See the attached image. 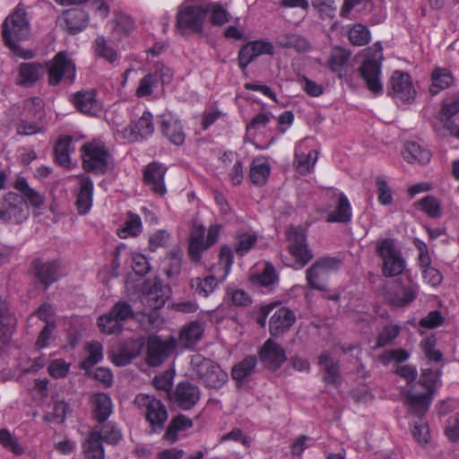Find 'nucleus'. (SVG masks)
I'll return each instance as SVG.
<instances>
[{
    "instance_id": "f3484780",
    "label": "nucleus",
    "mask_w": 459,
    "mask_h": 459,
    "mask_svg": "<svg viewBox=\"0 0 459 459\" xmlns=\"http://www.w3.org/2000/svg\"><path fill=\"white\" fill-rule=\"evenodd\" d=\"M81 150L82 152V167L85 171L104 173L107 170L108 152L104 147L86 143L82 146Z\"/></svg>"
},
{
    "instance_id": "b1692460",
    "label": "nucleus",
    "mask_w": 459,
    "mask_h": 459,
    "mask_svg": "<svg viewBox=\"0 0 459 459\" xmlns=\"http://www.w3.org/2000/svg\"><path fill=\"white\" fill-rule=\"evenodd\" d=\"M318 365L323 370V379L334 387L341 385L340 364L338 360H334L328 351L322 352L318 357Z\"/></svg>"
},
{
    "instance_id": "4be33fe9",
    "label": "nucleus",
    "mask_w": 459,
    "mask_h": 459,
    "mask_svg": "<svg viewBox=\"0 0 459 459\" xmlns=\"http://www.w3.org/2000/svg\"><path fill=\"white\" fill-rule=\"evenodd\" d=\"M160 131L169 141L178 146L185 142L186 134L183 131L181 122L170 113L160 117Z\"/></svg>"
},
{
    "instance_id": "4c0bfd02",
    "label": "nucleus",
    "mask_w": 459,
    "mask_h": 459,
    "mask_svg": "<svg viewBox=\"0 0 459 459\" xmlns=\"http://www.w3.org/2000/svg\"><path fill=\"white\" fill-rule=\"evenodd\" d=\"M102 442L100 432L93 431L89 435L83 446L87 459H104L105 454Z\"/></svg>"
},
{
    "instance_id": "5fc2aeb1",
    "label": "nucleus",
    "mask_w": 459,
    "mask_h": 459,
    "mask_svg": "<svg viewBox=\"0 0 459 459\" xmlns=\"http://www.w3.org/2000/svg\"><path fill=\"white\" fill-rule=\"evenodd\" d=\"M142 230L141 219L138 215L129 212L125 227L118 230V236L126 238L127 236H137Z\"/></svg>"
},
{
    "instance_id": "a19ab883",
    "label": "nucleus",
    "mask_w": 459,
    "mask_h": 459,
    "mask_svg": "<svg viewBox=\"0 0 459 459\" xmlns=\"http://www.w3.org/2000/svg\"><path fill=\"white\" fill-rule=\"evenodd\" d=\"M16 325L17 318L14 314L0 319V351L10 345Z\"/></svg>"
},
{
    "instance_id": "aec40b11",
    "label": "nucleus",
    "mask_w": 459,
    "mask_h": 459,
    "mask_svg": "<svg viewBox=\"0 0 459 459\" xmlns=\"http://www.w3.org/2000/svg\"><path fill=\"white\" fill-rule=\"evenodd\" d=\"M143 347L144 341L143 339L127 340L116 351L112 352V360L117 366H126L141 354Z\"/></svg>"
},
{
    "instance_id": "9b49d317",
    "label": "nucleus",
    "mask_w": 459,
    "mask_h": 459,
    "mask_svg": "<svg viewBox=\"0 0 459 459\" xmlns=\"http://www.w3.org/2000/svg\"><path fill=\"white\" fill-rule=\"evenodd\" d=\"M374 47L376 49L373 56L364 60L361 65L359 67L358 72L365 82L368 89L371 92L377 94L382 92L383 90V84L380 79L381 60L383 59V56L382 47L380 44L377 43L374 45Z\"/></svg>"
},
{
    "instance_id": "c9c22d12",
    "label": "nucleus",
    "mask_w": 459,
    "mask_h": 459,
    "mask_svg": "<svg viewBox=\"0 0 459 459\" xmlns=\"http://www.w3.org/2000/svg\"><path fill=\"white\" fill-rule=\"evenodd\" d=\"M403 156L409 163L417 161L424 164L430 160L431 154L417 143L410 142L404 144Z\"/></svg>"
},
{
    "instance_id": "39448f33",
    "label": "nucleus",
    "mask_w": 459,
    "mask_h": 459,
    "mask_svg": "<svg viewBox=\"0 0 459 459\" xmlns=\"http://www.w3.org/2000/svg\"><path fill=\"white\" fill-rule=\"evenodd\" d=\"M377 255L382 260V273L385 277L401 274L405 268V260L393 238L381 240L377 247Z\"/></svg>"
},
{
    "instance_id": "e433bc0d",
    "label": "nucleus",
    "mask_w": 459,
    "mask_h": 459,
    "mask_svg": "<svg viewBox=\"0 0 459 459\" xmlns=\"http://www.w3.org/2000/svg\"><path fill=\"white\" fill-rule=\"evenodd\" d=\"M351 220V207L347 196L341 193L337 205L333 212L327 217L328 222L347 223Z\"/></svg>"
},
{
    "instance_id": "72a5a7b5",
    "label": "nucleus",
    "mask_w": 459,
    "mask_h": 459,
    "mask_svg": "<svg viewBox=\"0 0 459 459\" xmlns=\"http://www.w3.org/2000/svg\"><path fill=\"white\" fill-rule=\"evenodd\" d=\"M431 81L429 92L432 95H437L453 84L454 77L448 69L437 67L431 74Z\"/></svg>"
},
{
    "instance_id": "412c9836",
    "label": "nucleus",
    "mask_w": 459,
    "mask_h": 459,
    "mask_svg": "<svg viewBox=\"0 0 459 459\" xmlns=\"http://www.w3.org/2000/svg\"><path fill=\"white\" fill-rule=\"evenodd\" d=\"M167 168L158 162H152L146 166L143 171V180L155 194L164 195L166 186L164 184V176Z\"/></svg>"
},
{
    "instance_id": "a211bd4d",
    "label": "nucleus",
    "mask_w": 459,
    "mask_h": 459,
    "mask_svg": "<svg viewBox=\"0 0 459 459\" xmlns=\"http://www.w3.org/2000/svg\"><path fill=\"white\" fill-rule=\"evenodd\" d=\"M258 354L264 366L272 371L280 368L287 359L285 350L272 338L265 341Z\"/></svg>"
},
{
    "instance_id": "0eeeda50",
    "label": "nucleus",
    "mask_w": 459,
    "mask_h": 459,
    "mask_svg": "<svg viewBox=\"0 0 459 459\" xmlns=\"http://www.w3.org/2000/svg\"><path fill=\"white\" fill-rule=\"evenodd\" d=\"M46 71L48 76V84L51 86L58 85L62 81H67L73 83L75 77V65L68 57L66 52L60 51L55 56L45 64Z\"/></svg>"
},
{
    "instance_id": "393cba45",
    "label": "nucleus",
    "mask_w": 459,
    "mask_h": 459,
    "mask_svg": "<svg viewBox=\"0 0 459 459\" xmlns=\"http://www.w3.org/2000/svg\"><path fill=\"white\" fill-rule=\"evenodd\" d=\"M390 82L394 96L403 101H409L414 98L415 91L412 88L409 74L395 71L391 76Z\"/></svg>"
},
{
    "instance_id": "603ef678",
    "label": "nucleus",
    "mask_w": 459,
    "mask_h": 459,
    "mask_svg": "<svg viewBox=\"0 0 459 459\" xmlns=\"http://www.w3.org/2000/svg\"><path fill=\"white\" fill-rule=\"evenodd\" d=\"M275 270L272 264L266 263L263 272L250 277V281L254 284H258L263 287H268L273 284L276 281Z\"/></svg>"
},
{
    "instance_id": "0e129e2a",
    "label": "nucleus",
    "mask_w": 459,
    "mask_h": 459,
    "mask_svg": "<svg viewBox=\"0 0 459 459\" xmlns=\"http://www.w3.org/2000/svg\"><path fill=\"white\" fill-rule=\"evenodd\" d=\"M95 51L98 56L110 63L117 59V52L107 45L106 39L103 37H98L95 40Z\"/></svg>"
},
{
    "instance_id": "bf43d9fd",
    "label": "nucleus",
    "mask_w": 459,
    "mask_h": 459,
    "mask_svg": "<svg viewBox=\"0 0 459 459\" xmlns=\"http://www.w3.org/2000/svg\"><path fill=\"white\" fill-rule=\"evenodd\" d=\"M0 445L15 455L23 453V448L6 429H0Z\"/></svg>"
},
{
    "instance_id": "e2e57ef3",
    "label": "nucleus",
    "mask_w": 459,
    "mask_h": 459,
    "mask_svg": "<svg viewBox=\"0 0 459 459\" xmlns=\"http://www.w3.org/2000/svg\"><path fill=\"white\" fill-rule=\"evenodd\" d=\"M317 159L316 152H310L307 155L296 154L295 161L298 169L302 173L310 172Z\"/></svg>"
},
{
    "instance_id": "423d86ee",
    "label": "nucleus",
    "mask_w": 459,
    "mask_h": 459,
    "mask_svg": "<svg viewBox=\"0 0 459 459\" xmlns=\"http://www.w3.org/2000/svg\"><path fill=\"white\" fill-rule=\"evenodd\" d=\"M194 370L203 384L212 389H219L228 381V374L219 364L200 356L192 360Z\"/></svg>"
},
{
    "instance_id": "7ed1b4c3",
    "label": "nucleus",
    "mask_w": 459,
    "mask_h": 459,
    "mask_svg": "<svg viewBox=\"0 0 459 459\" xmlns=\"http://www.w3.org/2000/svg\"><path fill=\"white\" fill-rule=\"evenodd\" d=\"M134 403L139 409L144 410V417L152 432L160 433L164 429L169 413L160 400L152 395L139 394Z\"/></svg>"
},
{
    "instance_id": "6ab92c4d",
    "label": "nucleus",
    "mask_w": 459,
    "mask_h": 459,
    "mask_svg": "<svg viewBox=\"0 0 459 459\" xmlns=\"http://www.w3.org/2000/svg\"><path fill=\"white\" fill-rule=\"evenodd\" d=\"M296 322V316L286 307H278L269 320V332L273 337L282 336Z\"/></svg>"
},
{
    "instance_id": "de8ad7c7",
    "label": "nucleus",
    "mask_w": 459,
    "mask_h": 459,
    "mask_svg": "<svg viewBox=\"0 0 459 459\" xmlns=\"http://www.w3.org/2000/svg\"><path fill=\"white\" fill-rule=\"evenodd\" d=\"M270 174V167L267 163H256V160L252 162L249 178L251 182L256 186H263L265 184Z\"/></svg>"
},
{
    "instance_id": "8fccbe9b",
    "label": "nucleus",
    "mask_w": 459,
    "mask_h": 459,
    "mask_svg": "<svg viewBox=\"0 0 459 459\" xmlns=\"http://www.w3.org/2000/svg\"><path fill=\"white\" fill-rule=\"evenodd\" d=\"M349 39L352 45L364 46L370 40L369 30L362 24H355L349 31Z\"/></svg>"
},
{
    "instance_id": "774afa93",
    "label": "nucleus",
    "mask_w": 459,
    "mask_h": 459,
    "mask_svg": "<svg viewBox=\"0 0 459 459\" xmlns=\"http://www.w3.org/2000/svg\"><path fill=\"white\" fill-rule=\"evenodd\" d=\"M446 434L451 441H459V413H456L448 419Z\"/></svg>"
},
{
    "instance_id": "473e14b6",
    "label": "nucleus",
    "mask_w": 459,
    "mask_h": 459,
    "mask_svg": "<svg viewBox=\"0 0 459 459\" xmlns=\"http://www.w3.org/2000/svg\"><path fill=\"white\" fill-rule=\"evenodd\" d=\"M257 359L254 355L245 357L241 361L235 364L231 369V377L238 383H243L255 371Z\"/></svg>"
},
{
    "instance_id": "58836bf2",
    "label": "nucleus",
    "mask_w": 459,
    "mask_h": 459,
    "mask_svg": "<svg viewBox=\"0 0 459 459\" xmlns=\"http://www.w3.org/2000/svg\"><path fill=\"white\" fill-rule=\"evenodd\" d=\"M276 44L284 48H293L298 52H306L310 46L307 40L300 35L294 33H286L281 35L276 39Z\"/></svg>"
},
{
    "instance_id": "c03bdc74",
    "label": "nucleus",
    "mask_w": 459,
    "mask_h": 459,
    "mask_svg": "<svg viewBox=\"0 0 459 459\" xmlns=\"http://www.w3.org/2000/svg\"><path fill=\"white\" fill-rule=\"evenodd\" d=\"M44 116L43 100L39 97L30 98L24 101L23 118L41 120Z\"/></svg>"
},
{
    "instance_id": "cd10ccee",
    "label": "nucleus",
    "mask_w": 459,
    "mask_h": 459,
    "mask_svg": "<svg viewBox=\"0 0 459 459\" xmlns=\"http://www.w3.org/2000/svg\"><path fill=\"white\" fill-rule=\"evenodd\" d=\"M418 293V286L411 283L395 291L389 292L386 299L389 305L402 307L411 304L416 299Z\"/></svg>"
},
{
    "instance_id": "dca6fc26",
    "label": "nucleus",
    "mask_w": 459,
    "mask_h": 459,
    "mask_svg": "<svg viewBox=\"0 0 459 459\" xmlns=\"http://www.w3.org/2000/svg\"><path fill=\"white\" fill-rule=\"evenodd\" d=\"M177 346V341L170 338L162 341L158 336H151L147 342L146 363L151 367H158L168 359Z\"/></svg>"
},
{
    "instance_id": "6e6d98bb",
    "label": "nucleus",
    "mask_w": 459,
    "mask_h": 459,
    "mask_svg": "<svg viewBox=\"0 0 459 459\" xmlns=\"http://www.w3.org/2000/svg\"><path fill=\"white\" fill-rule=\"evenodd\" d=\"M419 205L431 218H439L441 216V205L435 196H425L419 201Z\"/></svg>"
},
{
    "instance_id": "c756f323",
    "label": "nucleus",
    "mask_w": 459,
    "mask_h": 459,
    "mask_svg": "<svg viewBox=\"0 0 459 459\" xmlns=\"http://www.w3.org/2000/svg\"><path fill=\"white\" fill-rule=\"evenodd\" d=\"M64 20L66 30L72 34H76L87 26L89 16L83 9L74 8L64 13Z\"/></svg>"
},
{
    "instance_id": "c85d7f7f",
    "label": "nucleus",
    "mask_w": 459,
    "mask_h": 459,
    "mask_svg": "<svg viewBox=\"0 0 459 459\" xmlns=\"http://www.w3.org/2000/svg\"><path fill=\"white\" fill-rule=\"evenodd\" d=\"M74 102L78 110L84 114L96 115L101 107L96 100L94 90L78 91L74 98Z\"/></svg>"
},
{
    "instance_id": "3c124183",
    "label": "nucleus",
    "mask_w": 459,
    "mask_h": 459,
    "mask_svg": "<svg viewBox=\"0 0 459 459\" xmlns=\"http://www.w3.org/2000/svg\"><path fill=\"white\" fill-rule=\"evenodd\" d=\"M439 122L440 126H435V130L439 135H445L446 130L451 135L459 138V123H456L455 117L439 115Z\"/></svg>"
},
{
    "instance_id": "338daca9",
    "label": "nucleus",
    "mask_w": 459,
    "mask_h": 459,
    "mask_svg": "<svg viewBox=\"0 0 459 459\" xmlns=\"http://www.w3.org/2000/svg\"><path fill=\"white\" fill-rule=\"evenodd\" d=\"M376 185L378 191V202L383 205L392 204L393 195L386 181L384 178L377 177L376 179Z\"/></svg>"
},
{
    "instance_id": "680f3d73",
    "label": "nucleus",
    "mask_w": 459,
    "mask_h": 459,
    "mask_svg": "<svg viewBox=\"0 0 459 459\" xmlns=\"http://www.w3.org/2000/svg\"><path fill=\"white\" fill-rule=\"evenodd\" d=\"M437 378L438 375L437 372L430 368H425L421 372L419 384L426 389V393L434 394Z\"/></svg>"
},
{
    "instance_id": "052dcab7",
    "label": "nucleus",
    "mask_w": 459,
    "mask_h": 459,
    "mask_svg": "<svg viewBox=\"0 0 459 459\" xmlns=\"http://www.w3.org/2000/svg\"><path fill=\"white\" fill-rule=\"evenodd\" d=\"M102 359V346L99 343H92L89 347V355L82 362V368L85 370L91 368Z\"/></svg>"
},
{
    "instance_id": "f03ea898",
    "label": "nucleus",
    "mask_w": 459,
    "mask_h": 459,
    "mask_svg": "<svg viewBox=\"0 0 459 459\" xmlns=\"http://www.w3.org/2000/svg\"><path fill=\"white\" fill-rule=\"evenodd\" d=\"M143 294L141 301L143 306L153 310L150 313L143 312L150 326L153 325L158 319L156 310L160 309L165 305L170 296V288L168 284H163L159 278L145 280L143 286Z\"/></svg>"
},
{
    "instance_id": "2eb2a0df",
    "label": "nucleus",
    "mask_w": 459,
    "mask_h": 459,
    "mask_svg": "<svg viewBox=\"0 0 459 459\" xmlns=\"http://www.w3.org/2000/svg\"><path fill=\"white\" fill-rule=\"evenodd\" d=\"M200 397V388L188 381L178 383L173 392L169 393V401L183 411L194 408Z\"/></svg>"
},
{
    "instance_id": "a878e982",
    "label": "nucleus",
    "mask_w": 459,
    "mask_h": 459,
    "mask_svg": "<svg viewBox=\"0 0 459 459\" xmlns=\"http://www.w3.org/2000/svg\"><path fill=\"white\" fill-rule=\"evenodd\" d=\"M46 72V67L40 63H22L19 65V84L25 87L34 85L39 81Z\"/></svg>"
},
{
    "instance_id": "1a4fd4ad",
    "label": "nucleus",
    "mask_w": 459,
    "mask_h": 459,
    "mask_svg": "<svg viewBox=\"0 0 459 459\" xmlns=\"http://www.w3.org/2000/svg\"><path fill=\"white\" fill-rule=\"evenodd\" d=\"M209 9L203 5L186 4L178 9L176 27L181 33L190 31L201 33L204 22L206 20Z\"/></svg>"
},
{
    "instance_id": "f8f14e48",
    "label": "nucleus",
    "mask_w": 459,
    "mask_h": 459,
    "mask_svg": "<svg viewBox=\"0 0 459 459\" xmlns=\"http://www.w3.org/2000/svg\"><path fill=\"white\" fill-rule=\"evenodd\" d=\"M29 216V207L23 196L9 192L0 201V221L5 223H22Z\"/></svg>"
},
{
    "instance_id": "bb28decb",
    "label": "nucleus",
    "mask_w": 459,
    "mask_h": 459,
    "mask_svg": "<svg viewBox=\"0 0 459 459\" xmlns=\"http://www.w3.org/2000/svg\"><path fill=\"white\" fill-rule=\"evenodd\" d=\"M434 394L428 393L416 394L412 390L408 391L404 397L405 403L408 405L410 411L421 417L428 411Z\"/></svg>"
},
{
    "instance_id": "9d476101",
    "label": "nucleus",
    "mask_w": 459,
    "mask_h": 459,
    "mask_svg": "<svg viewBox=\"0 0 459 459\" xmlns=\"http://www.w3.org/2000/svg\"><path fill=\"white\" fill-rule=\"evenodd\" d=\"M341 264L342 261L336 257L318 258L306 272L309 288L325 290L329 274L335 273Z\"/></svg>"
},
{
    "instance_id": "20e7f679",
    "label": "nucleus",
    "mask_w": 459,
    "mask_h": 459,
    "mask_svg": "<svg viewBox=\"0 0 459 459\" xmlns=\"http://www.w3.org/2000/svg\"><path fill=\"white\" fill-rule=\"evenodd\" d=\"M132 306L125 300L117 301L110 310L99 316L98 326L106 334L120 333L124 324L134 317Z\"/></svg>"
},
{
    "instance_id": "09e8293b",
    "label": "nucleus",
    "mask_w": 459,
    "mask_h": 459,
    "mask_svg": "<svg viewBox=\"0 0 459 459\" xmlns=\"http://www.w3.org/2000/svg\"><path fill=\"white\" fill-rule=\"evenodd\" d=\"M219 263L213 267V270H221L222 275L220 277V281H223L230 273V267L233 264V253L232 250L228 247H222L221 248L219 255Z\"/></svg>"
},
{
    "instance_id": "69168bd1",
    "label": "nucleus",
    "mask_w": 459,
    "mask_h": 459,
    "mask_svg": "<svg viewBox=\"0 0 459 459\" xmlns=\"http://www.w3.org/2000/svg\"><path fill=\"white\" fill-rule=\"evenodd\" d=\"M55 322H47L46 325L40 331L38 339L36 341V347L38 349L46 348L49 344V341L54 337V332L56 330Z\"/></svg>"
},
{
    "instance_id": "f704fd0d",
    "label": "nucleus",
    "mask_w": 459,
    "mask_h": 459,
    "mask_svg": "<svg viewBox=\"0 0 459 459\" xmlns=\"http://www.w3.org/2000/svg\"><path fill=\"white\" fill-rule=\"evenodd\" d=\"M95 419L99 422H104L112 412L110 397L103 393L96 394L91 398Z\"/></svg>"
},
{
    "instance_id": "13d9d810",
    "label": "nucleus",
    "mask_w": 459,
    "mask_h": 459,
    "mask_svg": "<svg viewBox=\"0 0 459 459\" xmlns=\"http://www.w3.org/2000/svg\"><path fill=\"white\" fill-rule=\"evenodd\" d=\"M410 357L408 351L404 349H393L385 351L378 357V359L385 365L389 364L391 361H395L397 363H402L407 360Z\"/></svg>"
},
{
    "instance_id": "a18cd8bd",
    "label": "nucleus",
    "mask_w": 459,
    "mask_h": 459,
    "mask_svg": "<svg viewBox=\"0 0 459 459\" xmlns=\"http://www.w3.org/2000/svg\"><path fill=\"white\" fill-rule=\"evenodd\" d=\"M350 55V52L341 47L333 48L328 60L330 69L336 73L342 72L347 65Z\"/></svg>"
},
{
    "instance_id": "4468645a",
    "label": "nucleus",
    "mask_w": 459,
    "mask_h": 459,
    "mask_svg": "<svg viewBox=\"0 0 459 459\" xmlns=\"http://www.w3.org/2000/svg\"><path fill=\"white\" fill-rule=\"evenodd\" d=\"M288 249L301 267L312 258L313 254L308 249L304 230L300 226H290L286 230Z\"/></svg>"
},
{
    "instance_id": "864d4df0",
    "label": "nucleus",
    "mask_w": 459,
    "mask_h": 459,
    "mask_svg": "<svg viewBox=\"0 0 459 459\" xmlns=\"http://www.w3.org/2000/svg\"><path fill=\"white\" fill-rule=\"evenodd\" d=\"M401 328L396 325H385L378 333L375 348H382L391 343L400 333Z\"/></svg>"
},
{
    "instance_id": "ea45409f",
    "label": "nucleus",
    "mask_w": 459,
    "mask_h": 459,
    "mask_svg": "<svg viewBox=\"0 0 459 459\" xmlns=\"http://www.w3.org/2000/svg\"><path fill=\"white\" fill-rule=\"evenodd\" d=\"M202 333L201 325L192 322L181 330L178 342L183 348H190L201 339Z\"/></svg>"
},
{
    "instance_id": "6e6552de",
    "label": "nucleus",
    "mask_w": 459,
    "mask_h": 459,
    "mask_svg": "<svg viewBox=\"0 0 459 459\" xmlns=\"http://www.w3.org/2000/svg\"><path fill=\"white\" fill-rule=\"evenodd\" d=\"M220 230V225H211L208 229L207 237L204 239L205 227L194 223L188 247V254L193 261H200L202 253L217 242Z\"/></svg>"
},
{
    "instance_id": "7c9ffc66",
    "label": "nucleus",
    "mask_w": 459,
    "mask_h": 459,
    "mask_svg": "<svg viewBox=\"0 0 459 459\" xmlns=\"http://www.w3.org/2000/svg\"><path fill=\"white\" fill-rule=\"evenodd\" d=\"M93 183L89 177H81L80 191L77 195L76 206L81 214L89 212L92 204Z\"/></svg>"
},
{
    "instance_id": "5701e85b",
    "label": "nucleus",
    "mask_w": 459,
    "mask_h": 459,
    "mask_svg": "<svg viewBox=\"0 0 459 459\" xmlns=\"http://www.w3.org/2000/svg\"><path fill=\"white\" fill-rule=\"evenodd\" d=\"M153 131L152 115L149 111H144L136 122L125 128L124 135L129 141L137 142L151 135Z\"/></svg>"
},
{
    "instance_id": "4d7b16f0",
    "label": "nucleus",
    "mask_w": 459,
    "mask_h": 459,
    "mask_svg": "<svg viewBox=\"0 0 459 459\" xmlns=\"http://www.w3.org/2000/svg\"><path fill=\"white\" fill-rule=\"evenodd\" d=\"M174 378L173 370H166L153 378V385L159 390L165 391L169 398V393L173 392L172 385Z\"/></svg>"
},
{
    "instance_id": "ddd939ff",
    "label": "nucleus",
    "mask_w": 459,
    "mask_h": 459,
    "mask_svg": "<svg viewBox=\"0 0 459 459\" xmlns=\"http://www.w3.org/2000/svg\"><path fill=\"white\" fill-rule=\"evenodd\" d=\"M61 264L57 260H44L38 257L31 261L30 273L44 289L56 282L60 276Z\"/></svg>"
},
{
    "instance_id": "37998d69",
    "label": "nucleus",
    "mask_w": 459,
    "mask_h": 459,
    "mask_svg": "<svg viewBox=\"0 0 459 459\" xmlns=\"http://www.w3.org/2000/svg\"><path fill=\"white\" fill-rule=\"evenodd\" d=\"M14 186L21 192L23 199L29 201L32 206L39 208L44 204V197L39 192L30 187L25 178H18Z\"/></svg>"
},
{
    "instance_id": "f257e3e1",
    "label": "nucleus",
    "mask_w": 459,
    "mask_h": 459,
    "mask_svg": "<svg viewBox=\"0 0 459 459\" xmlns=\"http://www.w3.org/2000/svg\"><path fill=\"white\" fill-rule=\"evenodd\" d=\"M2 36L5 46L13 55L31 59L34 56L32 50L23 49L18 43L27 40L30 36V25L24 8L15 9L3 22Z\"/></svg>"
},
{
    "instance_id": "79ce46f5",
    "label": "nucleus",
    "mask_w": 459,
    "mask_h": 459,
    "mask_svg": "<svg viewBox=\"0 0 459 459\" xmlns=\"http://www.w3.org/2000/svg\"><path fill=\"white\" fill-rule=\"evenodd\" d=\"M220 281L214 275L206 276L204 279L197 277L190 281V286L198 295L207 297L213 292Z\"/></svg>"
},
{
    "instance_id": "2f4dec72",
    "label": "nucleus",
    "mask_w": 459,
    "mask_h": 459,
    "mask_svg": "<svg viewBox=\"0 0 459 459\" xmlns=\"http://www.w3.org/2000/svg\"><path fill=\"white\" fill-rule=\"evenodd\" d=\"M193 426V421L190 418L179 414L171 419L169 426L163 435V439L169 443H175L178 441V433L190 429Z\"/></svg>"
},
{
    "instance_id": "49530a36",
    "label": "nucleus",
    "mask_w": 459,
    "mask_h": 459,
    "mask_svg": "<svg viewBox=\"0 0 459 459\" xmlns=\"http://www.w3.org/2000/svg\"><path fill=\"white\" fill-rule=\"evenodd\" d=\"M72 140L71 136H64L55 145L56 162L63 167H68L70 164L69 146Z\"/></svg>"
}]
</instances>
